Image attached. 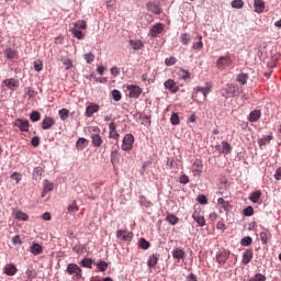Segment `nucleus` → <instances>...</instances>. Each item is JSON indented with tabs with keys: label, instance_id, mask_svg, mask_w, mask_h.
Returning <instances> with one entry per match:
<instances>
[{
	"label": "nucleus",
	"instance_id": "nucleus-43",
	"mask_svg": "<svg viewBox=\"0 0 281 281\" xmlns=\"http://www.w3.org/2000/svg\"><path fill=\"white\" fill-rule=\"evenodd\" d=\"M30 120H31V122H40V121H41V112H38V111H33V112L30 114Z\"/></svg>",
	"mask_w": 281,
	"mask_h": 281
},
{
	"label": "nucleus",
	"instance_id": "nucleus-31",
	"mask_svg": "<svg viewBox=\"0 0 281 281\" xmlns=\"http://www.w3.org/2000/svg\"><path fill=\"white\" fill-rule=\"evenodd\" d=\"M71 32L75 38H78L79 41H82V38H85V33H82V29H78L74 26L71 29Z\"/></svg>",
	"mask_w": 281,
	"mask_h": 281
},
{
	"label": "nucleus",
	"instance_id": "nucleus-52",
	"mask_svg": "<svg viewBox=\"0 0 281 281\" xmlns=\"http://www.w3.org/2000/svg\"><path fill=\"white\" fill-rule=\"evenodd\" d=\"M165 65L167 67H172V65H177V58L176 57H169L165 59Z\"/></svg>",
	"mask_w": 281,
	"mask_h": 281
},
{
	"label": "nucleus",
	"instance_id": "nucleus-38",
	"mask_svg": "<svg viewBox=\"0 0 281 281\" xmlns=\"http://www.w3.org/2000/svg\"><path fill=\"white\" fill-rule=\"evenodd\" d=\"M270 238H271V234H269L268 232L260 233V240H261L262 245H267V243H269Z\"/></svg>",
	"mask_w": 281,
	"mask_h": 281
},
{
	"label": "nucleus",
	"instance_id": "nucleus-1",
	"mask_svg": "<svg viewBox=\"0 0 281 281\" xmlns=\"http://www.w3.org/2000/svg\"><path fill=\"white\" fill-rule=\"evenodd\" d=\"M231 65H234V60L232 59V56H229V55L220 56L216 60V67H217V69H221L222 71L224 69H227V67H231Z\"/></svg>",
	"mask_w": 281,
	"mask_h": 281
},
{
	"label": "nucleus",
	"instance_id": "nucleus-26",
	"mask_svg": "<svg viewBox=\"0 0 281 281\" xmlns=\"http://www.w3.org/2000/svg\"><path fill=\"white\" fill-rule=\"evenodd\" d=\"M180 43H182V45H190V43H192V36L188 33H182L180 35Z\"/></svg>",
	"mask_w": 281,
	"mask_h": 281
},
{
	"label": "nucleus",
	"instance_id": "nucleus-3",
	"mask_svg": "<svg viewBox=\"0 0 281 281\" xmlns=\"http://www.w3.org/2000/svg\"><path fill=\"white\" fill-rule=\"evenodd\" d=\"M133 144H135V136H133V134H126L123 137V142H122V150H133Z\"/></svg>",
	"mask_w": 281,
	"mask_h": 281
},
{
	"label": "nucleus",
	"instance_id": "nucleus-56",
	"mask_svg": "<svg viewBox=\"0 0 281 281\" xmlns=\"http://www.w3.org/2000/svg\"><path fill=\"white\" fill-rule=\"evenodd\" d=\"M170 122L173 126H177L179 124V114L173 113L170 117Z\"/></svg>",
	"mask_w": 281,
	"mask_h": 281
},
{
	"label": "nucleus",
	"instance_id": "nucleus-25",
	"mask_svg": "<svg viewBox=\"0 0 281 281\" xmlns=\"http://www.w3.org/2000/svg\"><path fill=\"white\" fill-rule=\"evenodd\" d=\"M30 251L33 254V256H41V254H43V246L40 244H33L30 248Z\"/></svg>",
	"mask_w": 281,
	"mask_h": 281
},
{
	"label": "nucleus",
	"instance_id": "nucleus-22",
	"mask_svg": "<svg viewBox=\"0 0 281 281\" xmlns=\"http://www.w3.org/2000/svg\"><path fill=\"white\" fill-rule=\"evenodd\" d=\"M254 8L257 14H262L265 12V2L262 0H255Z\"/></svg>",
	"mask_w": 281,
	"mask_h": 281
},
{
	"label": "nucleus",
	"instance_id": "nucleus-53",
	"mask_svg": "<svg viewBox=\"0 0 281 281\" xmlns=\"http://www.w3.org/2000/svg\"><path fill=\"white\" fill-rule=\"evenodd\" d=\"M245 5V2L243 0H234L232 2V8H236L237 10H240Z\"/></svg>",
	"mask_w": 281,
	"mask_h": 281
},
{
	"label": "nucleus",
	"instance_id": "nucleus-51",
	"mask_svg": "<svg viewBox=\"0 0 281 281\" xmlns=\"http://www.w3.org/2000/svg\"><path fill=\"white\" fill-rule=\"evenodd\" d=\"M74 25L77 30H87V22L83 20L77 21Z\"/></svg>",
	"mask_w": 281,
	"mask_h": 281
},
{
	"label": "nucleus",
	"instance_id": "nucleus-23",
	"mask_svg": "<svg viewBox=\"0 0 281 281\" xmlns=\"http://www.w3.org/2000/svg\"><path fill=\"white\" fill-rule=\"evenodd\" d=\"M89 146V140L87 138H79L76 143L77 150H85Z\"/></svg>",
	"mask_w": 281,
	"mask_h": 281
},
{
	"label": "nucleus",
	"instance_id": "nucleus-59",
	"mask_svg": "<svg viewBox=\"0 0 281 281\" xmlns=\"http://www.w3.org/2000/svg\"><path fill=\"white\" fill-rule=\"evenodd\" d=\"M34 69L35 71H43V61L42 60L34 61Z\"/></svg>",
	"mask_w": 281,
	"mask_h": 281
},
{
	"label": "nucleus",
	"instance_id": "nucleus-47",
	"mask_svg": "<svg viewBox=\"0 0 281 281\" xmlns=\"http://www.w3.org/2000/svg\"><path fill=\"white\" fill-rule=\"evenodd\" d=\"M111 93L114 102H120V100H122V92H120V90H112Z\"/></svg>",
	"mask_w": 281,
	"mask_h": 281
},
{
	"label": "nucleus",
	"instance_id": "nucleus-16",
	"mask_svg": "<svg viewBox=\"0 0 281 281\" xmlns=\"http://www.w3.org/2000/svg\"><path fill=\"white\" fill-rule=\"evenodd\" d=\"M171 256L176 260H183V258H186V251L182 248L178 247L171 251Z\"/></svg>",
	"mask_w": 281,
	"mask_h": 281
},
{
	"label": "nucleus",
	"instance_id": "nucleus-20",
	"mask_svg": "<svg viewBox=\"0 0 281 281\" xmlns=\"http://www.w3.org/2000/svg\"><path fill=\"white\" fill-rule=\"evenodd\" d=\"M157 262H159V255L154 254V255L149 256V258L147 260V267L153 269V268L157 267Z\"/></svg>",
	"mask_w": 281,
	"mask_h": 281
},
{
	"label": "nucleus",
	"instance_id": "nucleus-48",
	"mask_svg": "<svg viewBox=\"0 0 281 281\" xmlns=\"http://www.w3.org/2000/svg\"><path fill=\"white\" fill-rule=\"evenodd\" d=\"M248 78L249 76H247L246 74H239L237 76V82H240V85H247Z\"/></svg>",
	"mask_w": 281,
	"mask_h": 281
},
{
	"label": "nucleus",
	"instance_id": "nucleus-8",
	"mask_svg": "<svg viewBox=\"0 0 281 281\" xmlns=\"http://www.w3.org/2000/svg\"><path fill=\"white\" fill-rule=\"evenodd\" d=\"M126 89L127 91H130L128 98L137 99L139 98V95H142V89L139 88V86L128 85L126 86Z\"/></svg>",
	"mask_w": 281,
	"mask_h": 281
},
{
	"label": "nucleus",
	"instance_id": "nucleus-45",
	"mask_svg": "<svg viewBox=\"0 0 281 281\" xmlns=\"http://www.w3.org/2000/svg\"><path fill=\"white\" fill-rule=\"evenodd\" d=\"M138 245L140 249H149L150 248V241L146 240V238H140L138 241Z\"/></svg>",
	"mask_w": 281,
	"mask_h": 281
},
{
	"label": "nucleus",
	"instance_id": "nucleus-30",
	"mask_svg": "<svg viewBox=\"0 0 281 281\" xmlns=\"http://www.w3.org/2000/svg\"><path fill=\"white\" fill-rule=\"evenodd\" d=\"M202 48H203V36L198 35V42L193 43L192 49H194L195 52H201Z\"/></svg>",
	"mask_w": 281,
	"mask_h": 281
},
{
	"label": "nucleus",
	"instance_id": "nucleus-50",
	"mask_svg": "<svg viewBox=\"0 0 281 281\" xmlns=\"http://www.w3.org/2000/svg\"><path fill=\"white\" fill-rule=\"evenodd\" d=\"M97 267H98L99 271H106V269H109V263H106V261L100 260L97 263Z\"/></svg>",
	"mask_w": 281,
	"mask_h": 281
},
{
	"label": "nucleus",
	"instance_id": "nucleus-33",
	"mask_svg": "<svg viewBox=\"0 0 281 281\" xmlns=\"http://www.w3.org/2000/svg\"><path fill=\"white\" fill-rule=\"evenodd\" d=\"M116 237L121 238L122 240H128V238H131V233H128L127 231L119 229L116 232Z\"/></svg>",
	"mask_w": 281,
	"mask_h": 281
},
{
	"label": "nucleus",
	"instance_id": "nucleus-10",
	"mask_svg": "<svg viewBox=\"0 0 281 281\" xmlns=\"http://www.w3.org/2000/svg\"><path fill=\"white\" fill-rule=\"evenodd\" d=\"M98 111H100V105L95 104V103H90L87 108H86V117H93L94 113H98Z\"/></svg>",
	"mask_w": 281,
	"mask_h": 281
},
{
	"label": "nucleus",
	"instance_id": "nucleus-49",
	"mask_svg": "<svg viewBox=\"0 0 281 281\" xmlns=\"http://www.w3.org/2000/svg\"><path fill=\"white\" fill-rule=\"evenodd\" d=\"M251 243H254V239L249 236L247 237H244L241 240H240V245L243 247H249V245H251Z\"/></svg>",
	"mask_w": 281,
	"mask_h": 281
},
{
	"label": "nucleus",
	"instance_id": "nucleus-55",
	"mask_svg": "<svg viewBox=\"0 0 281 281\" xmlns=\"http://www.w3.org/2000/svg\"><path fill=\"white\" fill-rule=\"evenodd\" d=\"M85 60L88 63V65H91V63L95 60V55H93V53H88L85 55Z\"/></svg>",
	"mask_w": 281,
	"mask_h": 281
},
{
	"label": "nucleus",
	"instance_id": "nucleus-7",
	"mask_svg": "<svg viewBox=\"0 0 281 281\" xmlns=\"http://www.w3.org/2000/svg\"><path fill=\"white\" fill-rule=\"evenodd\" d=\"M14 126L20 128L22 133H27V131H30V122L27 120L16 119L14 121Z\"/></svg>",
	"mask_w": 281,
	"mask_h": 281
},
{
	"label": "nucleus",
	"instance_id": "nucleus-41",
	"mask_svg": "<svg viewBox=\"0 0 281 281\" xmlns=\"http://www.w3.org/2000/svg\"><path fill=\"white\" fill-rule=\"evenodd\" d=\"M139 204L143 206V207H150L153 205V202L148 201V199H146V196L142 195L139 198Z\"/></svg>",
	"mask_w": 281,
	"mask_h": 281
},
{
	"label": "nucleus",
	"instance_id": "nucleus-29",
	"mask_svg": "<svg viewBox=\"0 0 281 281\" xmlns=\"http://www.w3.org/2000/svg\"><path fill=\"white\" fill-rule=\"evenodd\" d=\"M194 91L202 93L204 100H206L207 99V93H210V91H211V87L210 86L196 87V88H194Z\"/></svg>",
	"mask_w": 281,
	"mask_h": 281
},
{
	"label": "nucleus",
	"instance_id": "nucleus-5",
	"mask_svg": "<svg viewBox=\"0 0 281 281\" xmlns=\"http://www.w3.org/2000/svg\"><path fill=\"white\" fill-rule=\"evenodd\" d=\"M229 256H232V252L227 249H224L216 255V261L218 265H221V267H223L227 260H229Z\"/></svg>",
	"mask_w": 281,
	"mask_h": 281
},
{
	"label": "nucleus",
	"instance_id": "nucleus-15",
	"mask_svg": "<svg viewBox=\"0 0 281 281\" xmlns=\"http://www.w3.org/2000/svg\"><path fill=\"white\" fill-rule=\"evenodd\" d=\"M254 259V249H247L244 254H243V265H249V262H251V260Z\"/></svg>",
	"mask_w": 281,
	"mask_h": 281
},
{
	"label": "nucleus",
	"instance_id": "nucleus-2",
	"mask_svg": "<svg viewBox=\"0 0 281 281\" xmlns=\"http://www.w3.org/2000/svg\"><path fill=\"white\" fill-rule=\"evenodd\" d=\"M66 271L68 276H75L76 280H80V278H82V269L76 263H69Z\"/></svg>",
	"mask_w": 281,
	"mask_h": 281
},
{
	"label": "nucleus",
	"instance_id": "nucleus-35",
	"mask_svg": "<svg viewBox=\"0 0 281 281\" xmlns=\"http://www.w3.org/2000/svg\"><path fill=\"white\" fill-rule=\"evenodd\" d=\"M166 221L169 225H177V223H179V217H177V215L175 214H167L166 216Z\"/></svg>",
	"mask_w": 281,
	"mask_h": 281
},
{
	"label": "nucleus",
	"instance_id": "nucleus-11",
	"mask_svg": "<svg viewBox=\"0 0 281 281\" xmlns=\"http://www.w3.org/2000/svg\"><path fill=\"white\" fill-rule=\"evenodd\" d=\"M146 8H147L148 12H151V14H156L157 16L159 14H161V12H162L161 7H159V4H157L155 2H148L146 4Z\"/></svg>",
	"mask_w": 281,
	"mask_h": 281
},
{
	"label": "nucleus",
	"instance_id": "nucleus-9",
	"mask_svg": "<svg viewBox=\"0 0 281 281\" xmlns=\"http://www.w3.org/2000/svg\"><path fill=\"white\" fill-rule=\"evenodd\" d=\"M164 27H166L164 23H157L153 25L149 31V36H151V38H157V36L164 32Z\"/></svg>",
	"mask_w": 281,
	"mask_h": 281
},
{
	"label": "nucleus",
	"instance_id": "nucleus-44",
	"mask_svg": "<svg viewBox=\"0 0 281 281\" xmlns=\"http://www.w3.org/2000/svg\"><path fill=\"white\" fill-rule=\"evenodd\" d=\"M273 139V135H267L259 139V146H267V142H271Z\"/></svg>",
	"mask_w": 281,
	"mask_h": 281
},
{
	"label": "nucleus",
	"instance_id": "nucleus-57",
	"mask_svg": "<svg viewBox=\"0 0 281 281\" xmlns=\"http://www.w3.org/2000/svg\"><path fill=\"white\" fill-rule=\"evenodd\" d=\"M54 190V183L49 181H45L44 183V192H52Z\"/></svg>",
	"mask_w": 281,
	"mask_h": 281
},
{
	"label": "nucleus",
	"instance_id": "nucleus-34",
	"mask_svg": "<svg viewBox=\"0 0 281 281\" xmlns=\"http://www.w3.org/2000/svg\"><path fill=\"white\" fill-rule=\"evenodd\" d=\"M178 77L180 80H190L191 75H190V71H188L186 69H180L178 71Z\"/></svg>",
	"mask_w": 281,
	"mask_h": 281
},
{
	"label": "nucleus",
	"instance_id": "nucleus-46",
	"mask_svg": "<svg viewBox=\"0 0 281 281\" xmlns=\"http://www.w3.org/2000/svg\"><path fill=\"white\" fill-rule=\"evenodd\" d=\"M248 281H267V277L262 273H257L254 277H251Z\"/></svg>",
	"mask_w": 281,
	"mask_h": 281
},
{
	"label": "nucleus",
	"instance_id": "nucleus-39",
	"mask_svg": "<svg viewBox=\"0 0 281 281\" xmlns=\"http://www.w3.org/2000/svg\"><path fill=\"white\" fill-rule=\"evenodd\" d=\"M80 207L78 206V203L74 201L71 204L68 205V213L69 214H76Z\"/></svg>",
	"mask_w": 281,
	"mask_h": 281
},
{
	"label": "nucleus",
	"instance_id": "nucleus-21",
	"mask_svg": "<svg viewBox=\"0 0 281 281\" xmlns=\"http://www.w3.org/2000/svg\"><path fill=\"white\" fill-rule=\"evenodd\" d=\"M261 116H262V112H260V110H254L250 112V114L248 116V121L249 122H258Z\"/></svg>",
	"mask_w": 281,
	"mask_h": 281
},
{
	"label": "nucleus",
	"instance_id": "nucleus-60",
	"mask_svg": "<svg viewBox=\"0 0 281 281\" xmlns=\"http://www.w3.org/2000/svg\"><path fill=\"white\" fill-rule=\"evenodd\" d=\"M244 216H254V206H248L244 210Z\"/></svg>",
	"mask_w": 281,
	"mask_h": 281
},
{
	"label": "nucleus",
	"instance_id": "nucleus-14",
	"mask_svg": "<svg viewBox=\"0 0 281 281\" xmlns=\"http://www.w3.org/2000/svg\"><path fill=\"white\" fill-rule=\"evenodd\" d=\"M3 85L8 88L11 89V91H14V89H19V80L10 78L5 79L3 81Z\"/></svg>",
	"mask_w": 281,
	"mask_h": 281
},
{
	"label": "nucleus",
	"instance_id": "nucleus-63",
	"mask_svg": "<svg viewBox=\"0 0 281 281\" xmlns=\"http://www.w3.org/2000/svg\"><path fill=\"white\" fill-rule=\"evenodd\" d=\"M31 144L35 148L38 147L41 145V138L38 136L33 137L32 140H31Z\"/></svg>",
	"mask_w": 281,
	"mask_h": 281
},
{
	"label": "nucleus",
	"instance_id": "nucleus-18",
	"mask_svg": "<svg viewBox=\"0 0 281 281\" xmlns=\"http://www.w3.org/2000/svg\"><path fill=\"white\" fill-rule=\"evenodd\" d=\"M192 218L200 225V227H205V217L201 215V212H194L192 214Z\"/></svg>",
	"mask_w": 281,
	"mask_h": 281
},
{
	"label": "nucleus",
	"instance_id": "nucleus-62",
	"mask_svg": "<svg viewBox=\"0 0 281 281\" xmlns=\"http://www.w3.org/2000/svg\"><path fill=\"white\" fill-rule=\"evenodd\" d=\"M180 183H182L183 186H186L187 183H190V178L187 175H182L179 178Z\"/></svg>",
	"mask_w": 281,
	"mask_h": 281
},
{
	"label": "nucleus",
	"instance_id": "nucleus-36",
	"mask_svg": "<svg viewBox=\"0 0 281 281\" xmlns=\"http://www.w3.org/2000/svg\"><path fill=\"white\" fill-rule=\"evenodd\" d=\"M262 196V192L261 191H255L254 193H251V195L249 196V200L252 203H258L260 201V198Z\"/></svg>",
	"mask_w": 281,
	"mask_h": 281
},
{
	"label": "nucleus",
	"instance_id": "nucleus-12",
	"mask_svg": "<svg viewBox=\"0 0 281 281\" xmlns=\"http://www.w3.org/2000/svg\"><path fill=\"white\" fill-rule=\"evenodd\" d=\"M54 124H56V120H54L50 116H46L42 121V128H43V131H49V128H52V126H54Z\"/></svg>",
	"mask_w": 281,
	"mask_h": 281
},
{
	"label": "nucleus",
	"instance_id": "nucleus-64",
	"mask_svg": "<svg viewBox=\"0 0 281 281\" xmlns=\"http://www.w3.org/2000/svg\"><path fill=\"white\" fill-rule=\"evenodd\" d=\"M110 72L112 74V76H113L114 78H117V75L120 74V68H117V67H112V68L110 69Z\"/></svg>",
	"mask_w": 281,
	"mask_h": 281
},
{
	"label": "nucleus",
	"instance_id": "nucleus-58",
	"mask_svg": "<svg viewBox=\"0 0 281 281\" xmlns=\"http://www.w3.org/2000/svg\"><path fill=\"white\" fill-rule=\"evenodd\" d=\"M16 218H19L20 221H27V218H30V216H27V214L21 212V211H18L16 214H15Z\"/></svg>",
	"mask_w": 281,
	"mask_h": 281
},
{
	"label": "nucleus",
	"instance_id": "nucleus-27",
	"mask_svg": "<svg viewBox=\"0 0 281 281\" xmlns=\"http://www.w3.org/2000/svg\"><path fill=\"white\" fill-rule=\"evenodd\" d=\"M16 266L9 263L4 267V272L7 273V276H15L16 274Z\"/></svg>",
	"mask_w": 281,
	"mask_h": 281
},
{
	"label": "nucleus",
	"instance_id": "nucleus-13",
	"mask_svg": "<svg viewBox=\"0 0 281 281\" xmlns=\"http://www.w3.org/2000/svg\"><path fill=\"white\" fill-rule=\"evenodd\" d=\"M165 89H168L171 93H177L179 91V86L172 79L165 81Z\"/></svg>",
	"mask_w": 281,
	"mask_h": 281
},
{
	"label": "nucleus",
	"instance_id": "nucleus-24",
	"mask_svg": "<svg viewBox=\"0 0 281 281\" xmlns=\"http://www.w3.org/2000/svg\"><path fill=\"white\" fill-rule=\"evenodd\" d=\"M4 55L7 56V58L9 60H14V58H19V52H16L15 49H12V48H7L4 50Z\"/></svg>",
	"mask_w": 281,
	"mask_h": 281
},
{
	"label": "nucleus",
	"instance_id": "nucleus-61",
	"mask_svg": "<svg viewBox=\"0 0 281 281\" xmlns=\"http://www.w3.org/2000/svg\"><path fill=\"white\" fill-rule=\"evenodd\" d=\"M82 267L91 268V265H93V260L86 258L81 261Z\"/></svg>",
	"mask_w": 281,
	"mask_h": 281
},
{
	"label": "nucleus",
	"instance_id": "nucleus-40",
	"mask_svg": "<svg viewBox=\"0 0 281 281\" xmlns=\"http://www.w3.org/2000/svg\"><path fill=\"white\" fill-rule=\"evenodd\" d=\"M58 115H59L60 120L63 122H65V120H67V117H69V110L64 108V109L59 110Z\"/></svg>",
	"mask_w": 281,
	"mask_h": 281
},
{
	"label": "nucleus",
	"instance_id": "nucleus-28",
	"mask_svg": "<svg viewBox=\"0 0 281 281\" xmlns=\"http://www.w3.org/2000/svg\"><path fill=\"white\" fill-rule=\"evenodd\" d=\"M130 45L133 47V49H144V42L142 40H131Z\"/></svg>",
	"mask_w": 281,
	"mask_h": 281
},
{
	"label": "nucleus",
	"instance_id": "nucleus-54",
	"mask_svg": "<svg viewBox=\"0 0 281 281\" xmlns=\"http://www.w3.org/2000/svg\"><path fill=\"white\" fill-rule=\"evenodd\" d=\"M196 201L200 205H207V196L203 194L198 195Z\"/></svg>",
	"mask_w": 281,
	"mask_h": 281
},
{
	"label": "nucleus",
	"instance_id": "nucleus-17",
	"mask_svg": "<svg viewBox=\"0 0 281 281\" xmlns=\"http://www.w3.org/2000/svg\"><path fill=\"white\" fill-rule=\"evenodd\" d=\"M91 142L94 148H100L104 140L102 139V136L100 134H91Z\"/></svg>",
	"mask_w": 281,
	"mask_h": 281
},
{
	"label": "nucleus",
	"instance_id": "nucleus-4",
	"mask_svg": "<svg viewBox=\"0 0 281 281\" xmlns=\"http://www.w3.org/2000/svg\"><path fill=\"white\" fill-rule=\"evenodd\" d=\"M191 171L193 177H201V175H203V161L201 159H195L191 167Z\"/></svg>",
	"mask_w": 281,
	"mask_h": 281
},
{
	"label": "nucleus",
	"instance_id": "nucleus-42",
	"mask_svg": "<svg viewBox=\"0 0 281 281\" xmlns=\"http://www.w3.org/2000/svg\"><path fill=\"white\" fill-rule=\"evenodd\" d=\"M120 162V153L117 151H112L111 153V164L112 166H115V164Z\"/></svg>",
	"mask_w": 281,
	"mask_h": 281
},
{
	"label": "nucleus",
	"instance_id": "nucleus-32",
	"mask_svg": "<svg viewBox=\"0 0 281 281\" xmlns=\"http://www.w3.org/2000/svg\"><path fill=\"white\" fill-rule=\"evenodd\" d=\"M217 204L223 207L225 212H229L232 210V205H229V202L225 201V199L220 198L217 200Z\"/></svg>",
	"mask_w": 281,
	"mask_h": 281
},
{
	"label": "nucleus",
	"instance_id": "nucleus-19",
	"mask_svg": "<svg viewBox=\"0 0 281 281\" xmlns=\"http://www.w3.org/2000/svg\"><path fill=\"white\" fill-rule=\"evenodd\" d=\"M109 128H110V138L111 139H120V133H117L115 122H111L109 124Z\"/></svg>",
	"mask_w": 281,
	"mask_h": 281
},
{
	"label": "nucleus",
	"instance_id": "nucleus-6",
	"mask_svg": "<svg viewBox=\"0 0 281 281\" xmlns=\"http://www.w3.org/2000/svg\"><path fill=\"white\" fill-rule=\"evenodd\" d=\"M236 89H238V87L232 83L226 85L225 89L223 90L224 92L222 93L223 98H234V95H238Z\"/></svg>",
	"mask_w": 281,
	"mask_h": 281
},
{
	"label": "nucleus",
	"instance_id": "nucleus-37",
	"mask_svg": "<svg viewBox=\"0 0 281 281\" xmlns=\"http://www.w3.org/2000/svg\"><path fill=\"white\" fill-rule=\"evenodd\" d=\"M222 153L224 155H229V153H232V145L226 140L222 142Z\"/></svg>",
	"mask_w": 281,
	"mask_h": 281
}]
</instances>
